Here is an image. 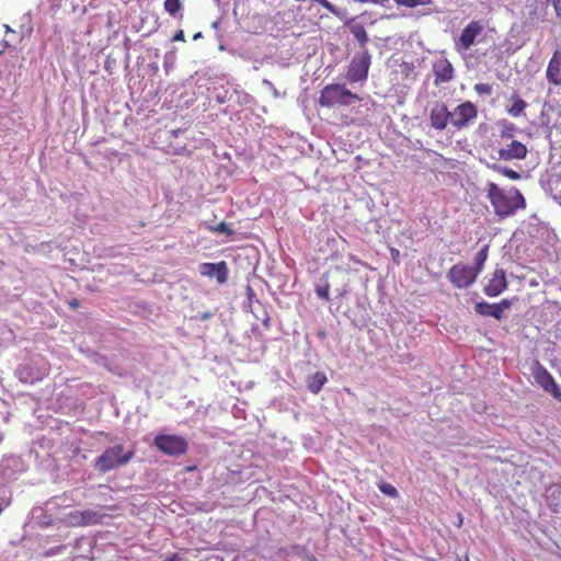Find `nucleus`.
<instances>
[{
    "label": "nucleus",
    "instance_id": "f257e3e1",
    "mask_svg": "<svg viewBox=\"0 0 561 561\" xmlns=\"http://www.w3.org/2000/svg\"><path fill=\"white\" fill-rule=\"evenodd\" d=\"M485 192L494 214L500 218L514 216L518 210H524L527 206L524 195L517 187L513 186L505 191L497 184L489 182Z\"/></svg>",
    "mask_w": 561,
    "mask_h": 561
},
{
    "label": "nucleus",
    "instance_id": "f03ea898",
    "mask_svg": "<svg viewBox=\"0 0 561 561\" xmlns=\"http://www.w3.org/2000/svg\"><path fill=\"white\" fill-rule=\"evenodd\" d=\"M135 456L133 448L126 449L124 445L117 444L107 447L94 462V468L102 473L127 465Z\"/></svg>",
    "mask_w": 561,
    "mask_h": 561
},
{
    "label": "nucleus",
    "instance_id": "7ed1b4c3",
    "mask_svg": "<svg viewBox=\"0 0 561 561\" xmlns=\"http://www.w3.org/2000/svg\"><path fill=\"white\" fill-rule=\"evenodd\" d=\"M352 101L359 102L360 98L342 84L331 83L320 91L318 104L330 108L336 105L347 106Z\"/></svg>",
    "mask_w": 561,
    "mask_h": 561
},
{
    "label": "nucleus",
    "instance_id": "20e7f679",
    "mask_svg": "<svg viewBox=\"0 0 561 561\" xmlns=\"http://www.w3.org/2000/svg\"><path fill=\"white\" fill-rule=\"evenodd\" d=\"M153 444L159 451L173 457L184 455L188 449L187 440L179 435L159 434Z\"/></svg>",
    "mask_w": 561,
    "mask_h": 561
},
{
    "label": "nucleus",
    "instance_id": "39448f33",
    "mask_svg": "<svg viewBox=\"0 0 561 561\" xmlns=\"http://www.w3.org/2000/svg\"><path fill=\"white\" fill-rule=\"evenodd\" d=\"M449 124L460 130L472 124L478 117V107L470 101H466L449 111Z\"/></svg>",
    "mask_w": 561,
    "mask_h": 561
},
{
    "label": "nucleus",
    "instance_id": "423d86ee",
    "mask_svg": "<svg viewBox=\"0 0 561 561\" xmlns=\"http://www.w3.org/2000/svg\"><path fill=\"white\" fill-rule=\"evenodd\" d=\"M370 67V55L368 51L357 54L347 67L346 79L350 83L364 82L368 77Z\"/></svg>",
    "mask_w": 561,
    "mask_h": 561
},
{
    "label": "nucleus",
    "instance_id": "0eeeda50",
    "mask_svg": "<svg viewBox=\"0 0 561 561\" xmlns=\"http://www.w3.org/2000/svg\"><path fill=\"white\" fill-rule=\"evenodd\" d=\"M447 277L454 287L461 289L471 286L478 274L468 265L458 263L450 267Z\"/></svg>",
    "mask_w": 561,
    "mask_h": 561
},
{
    "label": "nucleus",
    "instance_id": "6e6552de",
    "mask_svg": "<svg viewBox=\"0 0 561 561\" xmlns=\"http://www.w3.org/2000/svg\"><path fill=\"white\" fill-rule=\"evenodd\" d=\"M533 376L535 381L548 393H550L556 400L561 402V389L557 385L552 375L548 371L546 367L536 364Z\"/></svg>",
    "mask_w": 561,
    "mask_h": 561
},
{
    "label": "nucleus",
    "instance_id": "1a4fd4ad",
    "mask_svg": "<svg viewBox=\"0 0 561 561\" xmlns=\"http://www.w3.org/2000/svg\"><path fill=\"white\" fill-rule=\"evenodd\" d=\"M483 25L480 21H471L465 28L461 31L459 38L456 41L455 45L458 50L467 51L470 47L476 43L477 37L482 33Z\"/></svg>",
    "mask_w": 561,
    "mask_h": 561
},
{
    "label": "nucleus",
    "instance_id": "9d476101",
    "mask_svg": "<svg viewBox=\"0 0 561 561\" xmlns=\"http://www.w3.org/2000/svg\"><path fill=\"white\" fill-rule=\"evenodd\" d=\"M527 153V146L516 139H512L497 150L499 159L503 161L524 160Z\"/></svg>",
    "mask_w": 561,
    "mask_h": 561
},
{
    "label": "nucleus",
    "instance_id": "9b49d317",
    "mask_svg": "<svg viewBox=\"0 0 561 561\" xmlns=\"http://www.w3.org/2000/svg\"><path fill=\"white\" fill-rule=\"evenodd\" d=\"M511 306L512 302L508 299H502L497 304H489L485 301H481L474 305V310L480 316L493 317L496 320H501L503 318L504 310L510 309Z\"/></svg>",
    "mask_w": 561,
    "mask_h": 561
},
{
    "label": "nucleus",
    "instance_id": "f8f14e48",
    "mask_svg": "<svg viewBox=\"0 0 561 561\" xmlns=\"http://www.w3.org/2000/svg\"><path fill=\"white\" fill-rule=\"evenodd\" d=\"M434 84L440 85L454 79L455 70L447 58H440L433 64Z\"/></svg>",
    "mask_w": 561,
    "mask_h": 561
},
{
    "label": "nucleus",
    "instance_id": "ddd939ff",
    "mask_svg": "<svg viewBox=\"0 0 561 561\" xmlns=\"http://www.w3.org/2000/svg\"><path fill=\"white\" fill-rule=\"evenodd\" d=\"M103 517V514L94 510L75 511L69 514L71 524L78 526L98 525Z\"/></svg>",
    "mask_w": 561,
    "mask_h": 561
},
{
    "label": "nucleus",
    "instance_id": "4468645a",
    "mask_svg": "<svg viewBox=\"0 0 561 561\" xmlns=\"http://www.w3.org/2000/svg\"><path fill=\"white\" fill-rule=\"evenodd\" d=\"M507 288V280L504 270L497 268L484 286L483 291L489 297H496Z\"/></svg>",
    "mask_w": 561,
    "mask_h": 561
},
{
    "label": "nucleus",
    "instance_id": "2eb2a0df",
    "mask_svg": "<svg viewBox=\"0 0 561 561\" xmlns=\"http://www.w3.org/2000/svg\"><path fill=\"white\" fill-rule=\"evenodd\" d=\"M450 115L444 103H437L431 108L430 123L436 130H444L449 124Z\"/></svg>",
    "mask_w": 561,
    "mask_h": 561
},
{
    "label": "nucleus",
    "instance_id": "dca6fc26",
    "mask_svg": "<svg viewBox=\"0 0 561 561\" xmlns=\"http://www.w3.org/2000/svg\"><path fill=\"white\" fill-rule=\"evenodd\" d=\"M199 272L203 276L216 277L219 284H224L228 279V266L225 261L219 263H202Z\"/></svg>",
    "mask_w": 561,
    "mask_h": 561
},
{
    "label": "nucleus",
    "instance_id": "f3484780",
    "mask_svg": "<svg viewBox=\"0 0 561 561\" xmlns=\"http://www.w3.org/2000/svg\"><path fill=\"white\" fill-rule=\"evenodd\" d=\"M547 80L554 84L561 85V51L556 50L553 56L551 57L547 71H546Z\"/></svg>",
    "mask_w": 561,
    "mask_h": 561
},
{
    "label": "nucleus",
    "instance_id": "a211bd4d",
    "mask_svg": "<svg viewBox=\"0 0 561 561\" xmlns=\"http://www.w3.org/2000/svg\"><path fill=\"white\" fill-rule=\"evenodd\" d=\"M512 105L507 108V113L513 117L522 116L527 107L526 101H524L517 92H514L511 96Z\"/></svg>",
    "mask_w": 561,
    "mask_h": 561
},
{
    "label": "nucleus",
    "instance_id": "6ab92c4d",
    "mask_svg": "<svg viewBox=\"0 0 561 561\" xmlns=\"http://www.w3.org/2000/svg\"><path fill=\"white\" fill-rule=\"evenodd\" d=\"M327 381L328 378L325 374L322 371H317L308 378V389L310 392L317 394L322 390Z\"/></svg>",
    "mask_w": 561,
    "mask_h": 561
},
{
    "label": "nucleus",
    "instance_id": "aec40b11",
    "mask_svg": "<svg viewBox=\"0 0 561 561\" xmlns=\"http://www.w3.org/2000/svg\"><path fill=\"white\" fill-rule=\"evenodd\" d=\"M489 256V244H485L474 256V266L471 267L478 275L482 272Z\"/></svg>",
    "mask_w": 561,
    "mask_h": 561
},
{
    "label": "nucleus",
    "instance_id": "412c9836",
    "mask_svg": "<svg viewBox=\"0 0 561 561\" xmlns=\"http://www.w3.org/2000/svg\"><path fill=\"white\" fill-rule=\"evenodd\" d=\"M351 32H352L354 38L362 46H365V44L368 42V35H367L365 27L362 24H355L351 27Z\"/></svg>",
    "mask_w": 561,
    "mask_h": 561
},
{
    "label": "nucleus",
    "instance_id": "4be33fe9",
    "mask_svg": "<svg viewBox=\"0 0 561 561\" xmlns=\"http://www.w3.org/2000/svg\"><path fill=\"white\" fill-rule=\"evenodd\" d=\"M492 170H494L495 172H497V173L502 174L503 176H505L510 180H513V181H517L522 178V175L517 171H515L511 168H507V167H501L499 164H493Z\"/></svg>",
    "mask_w": 561,
    "mask_h": 561
},
{
    "label": "nucleus",
    "instance_id": "5701e85b",
    "mask_svg": "<svg viewBox=\"0 0 561 561\" xmlns=\"http://www.w3.org/2000/svg\"><path fill=\"white\" fill-rule=\"evenodd\" d=\"M164 10L171 15L175 16L182 10L181 0H165L163 3Z\"/></svg>",
    "mask_w": 561,
    "mask_h": 561
},
{
    "label": "nucleus",
    "instance_id": "b1692460",
    "mask_svg": "<svg viewBox=\"0 0 561 561\" xmlns=\"http://www.w3.org/2000/svg\"><path fill=\"white\" fill-rule=\"evenodd\" d=\"M516 131V126L513 123H505L503 129L500 133L501 140H512Z\"/></svg>",
    "mask_w": 561,
    "mask_h": 561
},
{
    "label": "nucleus",
    "instance_id": "393cba45",
    "mask_svg": "<svg viewBox=\"0 0 561 561\" xmlns=\"http://www.w3.org/2000/svg\"><path fill=\"white\" fill-rule=\"evenodd\" d=\"M398 5L407 8H415L419 5L430 4L432 0H394Z\"/></svg>",
    "mask_w": 561,
    "mask_h": 561
},
{
    "label": "nucleus",
    "instance_id": "a878e982",
    "mask_svg": "<svg viewBox=\"0 0 561 561\" xmlns=\"http://www.w3.org/2000/svg\"><path fill=\"white\" fill-rule=\"evenodd\" d=\"M378 486L383 494L390 497H397L399 495L398 490L390 483L382 482Z\"/></svg>",
    "mask_w": 561,
    "mask_h": 561
},
{
    "label": "nucleus",
    "instance_id": "bb28decb",
    "mask_svg": "<svg viewBox=\"0 0 561 561\" xmlns=\"http://www.w3.org/2000/svg\"><path fill=\"white\" fill-rule=\"evenodd\" d=\"M316 294L319 298L330 301V284L325 283L322 286H317Z\"/></svg>",
    "mask_w": 561,
    "mask_h": 561
},
{
    "label": "nucleus",
    "instance_id": "cd10ccee",
    "mask_svg": "<svg viewBox=\"0 0 561 561\" xmlns=\"http://www.w3.org/2000/svg\"><path fill=\"white\" fill-rule=\"evenodd\" d=\"M210 230L214 232L227 233L229 236L233 233L232 229H230V227L225 221L219 222L216 227H213Z\"/></svg>",
    "mask_w": 561,
    "mask_h": 561
},
{
    "label": "nucleus",
    "instance_id": "c85d7f7f",
    "mask_svg": "<svg viewBox=\"0 0 561 561\" xmlns=\"http://www.w3.org/2000/svg\"><path fill=\"white\" fill-rule=\"evenodd\" d=\"M474 90L476 92H478L479 94H490L491 91H492V88L490 84L488 83H477L474 85Z\"/></svg>",
    "mask_w": 561,
    "mask_h": 561
},
{
    "label": "nucleus",
    "instance_id": "c756f323",
    "mask_svg": "<svg viewBox=\"0 0 561 561\" xmlns=\"http://www.w3.org/2000/svg\"><path fill=\"white\" fill-rule=\"evenodd\" d=\"M11 504V496H0V515L3 513V511L10 506Z\"/></svg>",
    "mask_w": 561,
    "mask_h": 561
},
{
    "label": "nucleus",
    "instance_id": "7c9ffc66",
    "mask_svg": "<svg viewBox=\"0 0 561 561\" xmlns=\"http://www.w3.org/2000/svg\"><path fill=\"white\" fill-rule=\"evenodd\" d=\"M172 41L173 42H184L185 41L184 31L183 30L176 31L172 37Z\"/></svg>",
    "mask_w": 561,
    "mask_h": 561
},
{
    "label": "nucleus",
    "instance_id": "2f4dec72",
    "mask_svg": "<svg viewBox=\"0 0 561 561\" xmlns=\"http://www.w3.org/2000/svg\"><path fill=\"white\" fill-rule=\"evenodd\" d=\"M556 13L559 18H561V0H552Z\"/></svg>",
    "mask_w": 561,
    "mask_h": 561
},
{
    "label": "nucleus",
    "instance_id": "473e14b6",
    "mask_svg": "<svg viewBox=\"0 0 561 561\" xmlns=\"http://www.w3.org/2000/svg\"><path fill=\"white\" fill-rule=\"evenodd\" d=\"M164 561H181V558L179 557L178 553H171L165 557Z\"/></svg>",
    "mask_w": 561,
    "mask_h": 561
},
{
    "label": "nucleus",
    "instance_id": "72a5a7b5",
    "mask_svg": "<svg viewBox=\"0 0 561 561\" xmlns=\"http://www.w3.org/2000/svg\"><path fill=\"white\" fill-rule=\"evenodd\" d=\"M68 305H69V307H70L71 309L76 310V309H78V308H79L80 302H79V300H78V299L73 298L72 300H70V301L68 302Z\"/></svg>",
    "mask_w": 561,
    "mask_h": 561
},
{
    "label": "nucleus",
    "instance_id": "f704fd0d",
    "mask_svg": "<svg viewBox=\"0 0 561 561\" xmlns=\"http://www.w3.org/2000/svg\"><path fill=\"white\" fill-rule=\"evenodd\" d=\"M457 518H458V519H457V524H456V526H457L458 528H460V527L462 526V524H463V516H462V514H461V513H458Z\"/></svg>",
    "mask_w": 561,
    "mask_h": 561
},
{
    "label": "nucleus",
    "instance_id": "c9c22d12",
    "mask_svg": "<svg viewBox=\"0 0 561 561\" xmlns=\"http://www.w3.org/2000/svg\"><path fill=\"white\" fill-rule=\"evenodd\" d=\"M100 435H103V436H105L106 439H108L110 442H113V438L110 436L108 433L100 432Z\"/></svg>",
    "mask_w": 561,
    "mask_h": 561
},
{
    "label": "nucleus",
    "instance_id": "e433bc0d",
    "mask_svg": "<svg viewBox=\"0 0 561 561\" xmlns=\"http://www.w3.org/2000/svg\"><path fill=\"white\" fill-rule=\"evenodd\" d=\"M391 255H392L393 259H396L399 255V250L391 249Z\"/></svg>",
    "mask_w": 561,
    "mask_h": 561
},
{
    "label": "nucleus",
    "instance_id": "4c0bfd02",
    "mask_svg": "<svg viewBox=\"0 0 561 561\" xmlns=\"http://www.w3.org/2000/svg\"><path fill=\"white\" fill-rule=\"evenodd\" d=\"M456 561H469V558L466 556L463 558H458Z\"/></svg>",
    "mask_w": 561,
    "mask_h": 561
},
{
    "label": "nucleus",
    "instance_id": "58836bf2",
    "mask_svg": "<svg viewBox=\"0 0 561 561\" xmlns=\"http://www.w3.org/2000/svg\"><path fill=\"white\" fill-rule=\"evenodd\" d=\"M201 36H202V33H196V34L193 36V38H194V39H197V38H199Z\"/></svg>",
    "mask_w": 561,
    "mask_h": 561
}]
</instances>
